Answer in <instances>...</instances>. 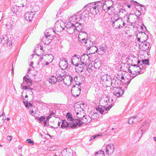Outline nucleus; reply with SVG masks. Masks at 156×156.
<instances>
[{
    "label": "nucleus",
    "mask_w": 156,
    "mask_h": 156,
    "mask_svg": "<svg viewBox=\"0 0 156 156\" xmlns=\"http://www.w3.org/2000/svg\"><path fill=\"white\" fill-rule=\"evenodd\" d=\"M77 117L79 119H73L72 122H70V125L69 127L71 129L76 128L77 126H81L82 124H85V121H82L81 120V117L79 115L77 116Z\"/></svg>",
    "instance_id": "nucleus-1"
},
{
    "label": "nucleus",
    "mask_w": 156,
    "mask_h": 156,
    "mask_svg": "<svg viewBox=\"0 0 156 156\" xmlns=\"http://www.w3.org/2000/svg\"><path fill=\"white\" fill-rule=\"evenodd\" d=\"M125 25V23L121 17L115 19V20L112 22L113 26L115 29L122 28Z\"/></svg>",
    "instance_id": "nucleus-2"
},
{
    "label": "nucleus",
    "mask_w": 156,
    "mask_h": 156,
    "mask_svg": "<svg viewBox=\"0 0 156 156\" xmlns=\"http://www.w3.org/2000/svg\"><path fill=\"white\" fill-rule=\"evenodd\" d=\"M1 43L2 44H6L7 45H9V47L10 48L11 46L10 45H12V40L11 37L9 39L8 37L6 35H5L1 37Z\"/></svg>",
    "instance_id": "nucleus-3"
},
{
    "label": "nucleus",
    "mask_w": 156,
    "mask_h": 156,
    "mask_svg": "<svg viewBox=\"0 0 156 156\" xmlns=\"http://www.w3.org/2000/svg\"><path fill=\"white\" fill-rule=\"evenodd\" d=\"M122 81L117 77L115 78L112 79V80L109 83L111 84V86L113 88H116L117 87H120L119 86L121 85Z\"/></svg>",
    "instance_id": "nucleus-4"
},
{
    "label": "nucleus",
    "mask_w": 156,
    "mask_h": 156,
    "mask_svg": "<svg viewBox=\"0 0 156 156\" xmlns=\"http://www.w3.org/2000/svg\"><path fill=\"white\" fill-rule=\"evenodd\" d=\"M81 61L82 62V63L85 65L86 66H87L86 63L87 62H89L91 61V59L90 57L89 56L88 54H83L80 57Z\"/></svg>",
    "instance_id": "nucleus-5"
},
{
    "label": "nucleus",
    "mask_w": 156,
    "mask_h": 156,
    "mask_svg": "<svg viewBox=\"0 0 156 156\" xmlns=\"http://www.w3.org/2000/svg\"><path fill=\"white\" fill-rule=\"evenodd\" d=\"M113 90L114 91L113 93V95L117 97H121L124 92L121 87L114 88Z\"/></svg>",
    "instance_id": "nucleus-6"
},
{
    "label": "nucleus",
    "mask_w": 156,
    "mask_h": 156,
    "mask_svg": "<svg viewBox=\"0 0 156 156\" xmlns=\"http://www.w3.org/2000/svg\"><path fill=\"white\" fill-rule=\"evenodd\" d=\"M81 87H76L75 85H74L73 87L71 92L73 95L76 97L78 96L80 94Z\"/></svg>",
    "instance_id": "nucleus-7"
},
{
    "label": "nucleus",
    "mask_w": 156,
    "mask_h": 156,
    "mask_svg": "<svg viewBox=\"0 0 156 156\" xmlns=\"http://www.w3.org/2000/svg\"><path fill=\"white\" fill-rule=\"evenodd\" d=\"M27 76H25L23 78V83L21 84V87H22L23 84H25L26 83V85H27L28 86H30L31 85L32 81L31 79V78L29 76L28 74Z\"/></svg>",
    "instance_id": "nucleus-8"
},
{
    "label": "nucleus",
    "mask_w": 156,
    "mask_h": 156,
    "mask_svg": "<svg viewBox=\"0 0 156 156\" xmlns=\"http://www.w3.org/2000/svg\"><path fill=\"white\" fill-rule=\"evenodd\" d=\"M66 27L67 32L69 34H72L75 31L76 27L73 26V24H71V22H69L68 24L64 27Z\"/></svg>",
    "instance_id": "nucleus-9"
},
{
    "label": "nucleus",
    "mask_w": 156,
    "mask_h": 156,
    "mask_svg": "<svg viewBox=\"0 0 156 156\" xmlns=\"http://www.w3.org/2000/svg\"><path fill=\"white\" fill-rule=\"evenodd\" d=\"M115 150V146L113 144H108L106 146V152L108 155L112 154Z\"/></svg>",
    "instance_id": "nucleus-10"
},
{
    "label": "nucleus",
    "mask_w": 156,
    "mask_h": 156,
    "mask_svg": "<svg viewBox=\"0 0 156 156\" xmlns=\"http://www.w3.org/2000/svg\"><path fill=\"white\" fill-rule=\"evenodd\" d=\"M83 65L82 63L79 64L78 63H76L75 65V66H76L75 69L76 72L79 73L83 72L84 67H86L85 65L83 66Z\"/></svg>",
    "instance_id": "nucleus-11"
},
{
    "label": "nucleus",
    "mask_w": 156,
    "mask_h": 156,
    "mask_svg": "<svg viewBox=\"0 0 156 156\" xmlns=\"http://www.w3.org/2000/svg\"><path fill=\"white\" fill-rule=\"evenodd\" d=\"M103 6L102 2L99 1L92 2V5L91 6L92 8L96 9L97 8L99 9H102Z\"/></svg>",
    "instance_id": "nucleus-12"
},
{
    "label": "nucleus",
    "mask_w": 156,
    "mask_h": 156,
    "mask_svg": "<svg viewBox=\"0 0 156 156\" xmlns=\"http://www.w3.org/2000/svg\"><path fill=\"white\" fill-rule=\"evenodd\" d=\"M96 114V113L95 114L94 113L93 115H92L91 116V118L90 117V116H87V117H85L84 115H83V117H82V116H81V120L82 121H85L86 122H85V124H87V123H89L90 122V121H88V120H87L88 119H96V118L94 117V116ZM97 117H96L97 118Z\"/></svg>",
    "instance_id": "nucleus-13"
},
{
    "label": "nucleus",
    "mask_w": 156,
    "mask_h": 156,
    "mask_svg": "<svg viewBox=\"0 0 156 156\" xmlns=\"http://www.w3.org/2000/svg\"><path fill=\"white\" fill-rule=\"evenodd\" d=\"M87 50L90 52L89 53H87V54L89 55L94 54L98 50V48L94 45L92 46L90 48H87Z\"/></svg>",
    "instance_id": "nucleus-14"
},
{
    "label": "nucleus",
    "mask_w": 156,
    "mask_h": 156,
    "mask_svg": "<svg viewBox=\"0 0 156 156\" xmlns=\"http://www.w3.org/2000/svg\"><path fill=\"white\" fill-rule=\"evenodd\" d=\"M78 13H76L74 16H71L69 19V20L71 22L74 21H73L71 19L72 18H75V20H76V21H80V20H82V19L83 20V18L82 17V16L80 15V14L79 16H78L77 15Z\"/></svg>",
    "instance_id": "nucleus-15"
},
{
    "label": "nucleus",
    "mask_w": 156,
    "mask_h": 156,
    "mask_svg": "<svg viewBox=\"0 0 156 156\" xmlns=\"http://www.w3.org/2000/svg\"><path fill=\"white\" fill-rule=\"evenodd\" d=\"M101 80L105 82H110L112 80V78L109 76L107 74H105L101 76Z\"/></svg>",
    "instance_id": "nucleus-16"
},
{
    "label": "nucleus",
    "mask_w": 156,
    "mask_h": 156,
    "mask_svg": "<svg viewBox=\"0 0 156 156\" xmlns=\"http://www.w3.org/2000/svg\"><path fill=\"white\" fill-rule=\"evenodd\" d=\"M33 13H30L29 12H27L24 15V18L30 22L33 17Z\"/></svg>",
    "instance_id": "nucleus-17"
},
{
    "label": "nucleus",
    "mask_w": 156,
    "mask_h": 156,
    "mask_svg": "<svg viewBox=\"0 0 156 156\" xmlns=\"http://www.w3.org/2000/svg\"><path fill=\"white\" fill-rule=\"evenodd\" d=\"M75 112L76 113L77 116L79 115H78L80 112H81V111H83V108L80 105H78L76 107H75Z\"/></svg>",
    "instance_id": "nucleus-18"
},
{
    "label": "nucleus",
    "mask_w": 156,
    "mask_h": 156,
    "mask_svg": "<svg viewBox=\"0 0 156 156\" xmlns=\"http://www.w3.org/2000/svg\"><path fill=\"white\" fill-rule=\"evenodd\" d=\"M94 43H93V41L91 42V40L90 38H87L86 41H85V45L87 47V48H90L92 46H93Z\"/></svg>",
    "instance_id": "nucleus-19"
},
{
    "label": "nucleus",
    "mask_w": 156,
    "mask_h": 156,
    "mask_svg": "<svg viewBox=\"0 0 156 156\" xmlns=\"http://www.w3.org/2000/svg\"><path fill=\"white\" fill-rule=\"evenodd\" d=\"M66 71L63 69H59L56 72V75L60 76L63 77L65 75Z\"/></svg>",
    "instance_id": "nucleus-20"
},
{
    "label": "nucleus",
    "mask_w": 156,
    "mask_h": 156,
    "mask_svg": "<svg viewBox=\"0 0 156 156\" xmlns=\"http://www.w3.org/2000/svg\"><path fill=\"white\" fill-rule=\"evenodd\" d=\"M69 125H70V122L68 123L65 120H62L61 125V128H66L69 126Z\"/></svg>",
    "instance_id": "nucleus-21"
},
{
    "label": "nucleus",
    "mask_w": 156,
    "mask_h": 156,
    "mask_svg": "<svg viewBox=\"0 0 156 156\" xmlns=\"http://www.w3.org/2000/svg\"><path fill=\"white\" fill-rule=\"evenodd\" d=\"M149 122V120H147V121H145L143 123L142 126H141L140 129L143 132H145L146 129V128L148 126L147 123Z\"/></svg>",
    "instance_id": "nucleus-22"
},
{
    "label": "nucleus",
    "mask_w": 156,
    "mask_h": 156,
    "mask_svg": "<svg viewBox=\"0 0 156 156\" xmlns=\"http://www.w3.org/2000/svg\"><path fill=\"white\" fill-rule=\"evenodd\" d=\"M131 2L132 3L134 4V5H136L137 6H140L141 7V10H142V11L145 10V9H146L145 8L144 6L142 7L143 6V5H142L140 4V3L137 2L136 1H134L133 0H131Z\"/></svg>",
    "instance_id": "nucleus-23"
},
{
    "label": "nucleus",
    "mask_w": 156,
    "mask_h": 156,
    "mask_svg": "<svg viewBox=\"0 0 156 156\" xmlns=\"http://www.w3.org/2000/svg\"><path fill=\"white\" fill-rule=\"evenodd\" d=\"M138 75V74H136V75H135L133 76L132 77V78H131V76L130 74H129L128 75V77L127 78V80H128L126 82H124L123 83H124V84L127 85H128L130 83L131 80L134 78L136 76Z\"/></svg>",
    "instance_id": "nucleus-24"
},
{
    "label": "nucleus",
    "mask_w": 156,
    "mask_h": 156,
    "mask_svg": "<svg viewBox=\"0 0 156 156\" xmlns=\"http://www.w3.org/2000/svg\"><path fill=\"white\" fill-rule=\"evenodd\" d=\"M146 40H144V41H142L141 42V43L144 44V45L143 46V48H144L146 50L149 49L150 50L151 48L150 47V48L149 49V47L150 46V44L149 43H147L146 42Z\"/></svg>",
    "instance_id": "nucleus-25"
},
{
    "label": "nucleus",
    "mask_w": 156,
    "mask_h": 156,
    "mask_svg": "<svg viewBox=\"0 0 156 156\" xmlns=\"http://www.w3.org/2000/svg\"><path fill=\"white\" fill-rule=\"evenodd\" d=\"M63 63V61H60L59 63V66L60 67L61 69L64 70L65 69H66V68L68 67V63H65L63 65L61 66V65Z\"/></svg>",
    "instance_id": "nucleus-26"
},
{
    "label": "nucleus",
    "mask_w": 156,
    "mask_h": 156,
    "mask_svg": "<svg viewBox=\"0 0 156 156\" xmlns=\"http://www.w3.org/2000/svg\"><path fill=\"white\" fill-rule=\"evenodd\" d=\"M135 116H133L132 117H131L129 118V119L128 123L130 124H132L133 123H136L137 122H138V121H134L133 120H135Z\"/></svg>",
    "instance_id": "nucleus-27"
},
{
    "label": "nucleus",
    "mask_w": 156,
    "mask_h": 156,
    "mask_svg": "<svg viewBox=\"0 0 156 156\" xmlns=\"http://www.w3.org/2000/svg\"><path fill=\"white\" fill-rule=\"evenodd\" d=\"M56 78L54 76H52L49 79V82L52 84H55L56 82Z\"/></svg>",
    "instance_id": "nucleus-28"
},
{
    "label": "nucleus",
    "mask_w": 156,
    "mask_h": 156,
    "mask_svg": "<svg viewBox=\"0 0 156 156\" xmlns=\"http://www.w3.org/2000/svg\"><path fill=\"white\" fill-rule=\"evenodd\" d=\"M105 154L104 151L100 150L96 152L95 156H104Z\"/></svg>",
    "instance_id": "nucleus-29"
},
{
    "label": "nucleus",
    "mask_w": 156,
    "mask_h": 156,
    "mask_svg": "<svg viewBox=\"0 0 156 156\" xmlns=\"http://www.w3.org/2000/svg\"><path fill=\"white\" fill-rule=\"evenodd\" d=\"M66 117L68 121H69L72 122L73 119L72 116V115L70 113H67L66 115Z\"/></svg>",
    "instance_id": "nucleus-30"
},
{
    "label": "nucleus",
    "mask_w": 156,
    "mask_h": 156,
    "mask_svg": "<svg viewBox=\"0 0 156 156\" xmlns=\"http://www.w3.org/2000/svg\"><path fill=\"white\" fill-rule=\"evenodd\" d=\"M102 107L103 106H101V107H100V106H99L98 107H96V110L98 111V112L101 114H103V113L104 112V108H102Z\"/></svg>",
    "instance_id": "nucleus-31"
},
{
    "label": "nucleus",
    "mask_w": 156,
    "mask_h": 156,
    "mask_svg": "<svg viewBox=\"0 0 156 156\" xmlns=\"http://www.w3.org/2000/svg\"><path fill=\"white\" fill-rule=\"evenodd\" d=\"M45 117L44 116H42L40 117H36L35 119L39 121V122L40 123L42 122L45 119Z\"/></svg>",
    "instance_id": "nucleus-32"
},
{
    "label": "nucleus",
    "mask_w": 156,
    "mask_h": 156,
    "mask_svg": "<svg viewBox=\"0 0 156 156\" xmlns=\"http://www.w3.org/2000/svg\"><path fill=\"white\" fill-rule=\"evenodd\" d=\"M27 102L26 103L24 101H23V102L25 106L27 108H29V107L30 108L32 107H33V105L30 103L28 102V101H27Z\"/></svg>",
    "instance_id": "nucleus-33"
},
{
    "label": "nucleus",
    "mask_w": 156,
    "mask_h": 156,
    "mask_svg": "<svg viewBox=\"0 0 156 156\" xmlns=\"http://www.w3.org/2000/svg\"><path fill=\"white\" fill-rule=\"evenodd\" d=\"M141 62L143 64L145 65H148L149 66V60L148 59H142L141 60Z\"/></svg>",
    "instance_id": "nucleus-34"
},
{
    "label": "nucleus",
    "mask_w": 156,
    "mask_h": 156,
    "mask_svg": "<svg viewBox=\"0 0 156 156\" xmlns=\"http://www.w3.org/2000/svg\"><path fill=\"white\" fill-rule=\"evenodd\" d=\"M143 131L141 130L140 129H138L137 131V134H136V135L139 138H140L142 135V133Z\"/></svg>",
    "instance_id": "nucleus-35"
},
{
    "label": "nucleus",
    "mask_w": 156,
    "mask_h": 156,
    "mask_svg": "<svg viewBox=\"0 0 156 156\" xmlns=\"http://www.w3.org/2000/svg\"><path fill=\"white\" fill-rule=\"evenodd\" d=\"M119 16L118 13H114V15L111 18V20H112V21L113 22V21H115L116 19L119 18Z\"/></svg>",
    "instance_id": "nucleus-36"
},
{
    "label": "nucleus",
    "mask_w": 156,
    "mask_h": 156,
    "mask_svg": "<svg viewBox=\"0 0 156 156\" xmlns=\"http://www.w3.org/2000/svg\"><path fill=\"white\" fill-rule=\"evenodd\" d=\"M131 66H133L134 67H136V68H139V71H138V70H137V72L138 73L137 74H138V75L139 74H141L142 73H141L140 70H141V67L140 66H137L136 64H134L133 65V63H132L131 65Z\"/></svg>",
    "instance_id": "nucleus-37"
},
{
    "label": "nucleus",
    "mask_w": 156,
    "mask_h": 156,
    "mask_svg": "<svg viewBox=\"0 0 156 156\" xmlns=\"http://www.w3.org/2000/svg\"><path fill=\"white\" fill-rule=\"evenodd\" d=\"M83 26V24L80 23H79V26H78L77 28L76 27L75 29L77 31L80 32V31H81V30L82 29Z\"/></svg>",
    "instance_id": "nucleus-38"
},
{
    "label": "nucleus",
    "mask_w": 156,
    "mask_h": 156,
    "mask_svg": "<svg viewBox=\"0 0 156 156\" xmlns=\"http://www.w3.org/2000/svg\"><path fill=\"white\" fill-rule=\"evenodd\" d=\"M88 9L87 8H85V6L83 7V8L82 9V10H80L78 12V13H81L82 12H87V13H89L88 12Z\"/></svg>",
    "instance_id": "nucleus-39"
},
{
    "label": "nucleus",
    "mask_w": 156,
    "mask_h": 156,
    "mask_svg": "<svg viewBox=\"0 0 156 156\" xmlns=\"http://www.w3.org/2000/svg\"><path fill=\"white\" fill-rule=\"evenodd\" d=\"M65 78L66 79H69V81L70 82V84H71V83L73 82V77L71 76V75H69L66 76L65 77Z\"/></svg>",
    "instance_id": "nucleus-40"
},
{
    "label": "nucleus",
    "mask_w": 156,
    "mask_h": 156,
    "mask_svg": "<svg viewBox=\"0 0 156 156\" xmlns=\"http://www.w3.org/2000/svg\"><path fill=\"white\" fill-rule=\"evenodd\" d=\"M88 13H87V12H83L82 13H81L80 14V15L81 16H82V17L83 18V20H85V19H86V18L88 17Z\"/></svg>",
    "instance_id": "nucleus-41"
},
{
    "label": "nucleus",
    "mask_w": 156,
    "mask_h": 156,
    "mask_svg": "<svg viewBox=\"0 0 156 156\" xmlns=\"http://www.w3.org/2000/svg\"><path fill=\"white\" fill-rule=\"evenodd\" d=\"M21 88L22 89H25V90H27V89H30L31 91V94H33V92L31 90H34L33 88H30L29 87V86H23Z\"/></svg>",
    "instance_id": "nucleus-42"
},
{
    "label": "nucleus",
    "mask_w": 156,
    "mask_h": 156,
    "mask_svg": "<svg viewBox=\"0 0 156 156\" xmlns=\"http://www.w3.org/2000/svg\"><path fill=\"white\" fill-rule=\"evenodd\" d=\"M58 76V77L56 78V82H60L61 81H62L63 80H64L65 79H66L65 78V77L64 78H63V77L60 76Z\"/></svg>",
    "instance_id": "nucleus-43"
},
{
    "label": "nucleus",
    "mask_w": 156,
    "mask_h": 156,
    "mask_svg": "<svg viewBox=\"0 0 156 156\" xmlns=\"http://www.w3.org/2000/svg\"><path fill=\"white\" fill-rule=\"evenodd\" d=\"M93 12H95V13L96 14H97L102 9H99L98 8H96V9L95 8H93Z\"/></svg>",
    "instance_id": "nucleus-44"
},
{
    "label": "nucleus",
    "mask_w": 156,
    "mask_h": 156,
    "mask_svg": "<svg viewBox=\"0 0 156 156\" xmlns=\"http://www.w3.org/2000/svg\"><path fill=\"white\" fill-rule=\"evenodd\" d=\"M92 5V3H89L87 4H86L84 6L85 8H87L89 9H91L89 7H92L91 6Z\"/></svg>",
    "instance_id": "nucleus-45"
},
{
    "label": "nucleus",
    "mask_w": 156,
    "mask_h": 156,
    "mask_svg": "<svg viewBox=\"0 0 156 156\" xmlns=\"http://www.w3.org/2000/svg\"><path fill=\"white\" fill-rule=\"evenodd\" d=\"M5 120V119L4 118V116L3 115H0V124H1L2 123H3Z\"/></svg>",
    "instance_id": "nucleus-46"
},
{
    "label": "nucleus",
    "mask_w": 156,
    "mask_h": 156,
    "mask_svg": "<svg viewBox=\"0 0 156 156\" xmlns=\"http://www.w3.org/2000/svg\"><path fill=\"white\" fill-rule=\"evenodd\" d=\"M118 12H117V13H118L119 16L121 15L122 13H123V11L126 12L125 10H123V9H118Z\"/></svg>",
    "instance_id": "nucleus-47"
},
{
    "label": "nucleus",
    "mask_w": 156,
    "mask_h": 156,
    "mask_svg": "<svg viewBox=\"0 0 156 156\" xmlns=\"http://www.w3.org/2000/svg\"><path fill=\"white\" fill-rule=\"evenodd\" d=\"M27 143L30 144L31 145H33L34 144L33 141L32 140L30 139H27L26 140Z\"/></svg>",
    "instance_id": "nucleus-48"
},
{
    "label": "nucleus",
    "mask_w": 156,
    "mask_h": 156,
    "mask_svg": "<svg viewBox=\"0 0 156 156\" xmlns=\"http://www.w3.org/2000/svg\"><path fill=\"white\" fill-rule=\"evenodd\" d=\"M141 15V12L140 11L137 10L136 12L135 15L136 16H140Z\"/></svg>",
    "instance_id": "nucleus-49"
},
{
    "label": "nucleus",
    "mask_w": 156,
    "mask_h": 156,
    "mask_svg": "<svg viewBox=\"0 0 156 156\" xmlns=\"http://www.w3.org/2000/svg\"><path fill=\"white\" fill-rule=\"evenodd\" d=\"M65 156H73V155L71 152H69V151H66Z\"/></svg>",
    "instance_id": "nucleus-50"
},
{
    "label": "nucleus",
    "mask_w": 156,
    "mask_h": 156,
    "mask_svg": "<svg viewBox=\"0 0 156 156\" xmlns=\"http://www.w3.org/2000/svg\"><path fill=\"white\" fill-rule=\"evenodd\" d=\"M54 36V35H53V36H52L51 34H49V35L48 34V35H45L44 37H45V38H46V39H48V37H49V38H51V39L53 38V37Z\"/></svg>",
    "instance_id": "nucleus-51"
},
{
    "label": "nucleus",
    "mask_w": 156,
    "mask_h": 156,
    "mask_svg": "<svg viewBox=\"0 0 156 156\" xmlns=\"http://www.w3.org/2000/svg\"><path fill=\"white\" fill-rule=\"evenodd\" d=\"M12 11L14 13H16L17 11V7H14L13 8L12 10Z\"/></svg>",
    "instance_id": "nucleus-52"
},
{
    "label": "nucleus",
    "mask_w": 156,
    "mask_h": 156,
    "mask_svg": "<svg viewBox=\"0 0 156 156\" xmlns=\"http://www.w3.org/2000/svg\"><path fill=\"white\" fill-rule=\"evenodd\" d=\"M100 49L101 50V51H102V53H98V54L99 55H103V54H104V53L105 52V48L103 47H102L101 48H100Z\"/></svg>",
    "instance_id": "nucleus-53"
},
{
    "label": "nucleus",
    "mask_w": 156,
    "mask_h": 156,
    "mask_svg": "<svg viewBox=\"0 0 156 156\" xmlns=\"http://www.w3.org/2000/svg\"><path fill=\"white\" fill-rule=\"evenodd\" d=\"M22 1H23L24 2L23 3H21L22 5V7H24V6L26 5L27 3V0H21Z\"/></svg>",
    "instance_id": "nucleus-54"
},
{
    "label": "nucleus",
    "mask_w": 156,
    "mask_h": 156,
    "mask_svg": "<svg viewBox=\"0 0 156 156\" xmlns=\"http://www.w3.org/2000/svg\"><path fill=\"white\" fill-rule=\"evenodd\" d=\"M80 57V56L79 57H78L76 55H74L72 57L71 59L72 60H73L75 59V58H76L79 60V58Z\"/></svg>",
    "instance_id": "nucleus-55"
},
{
    "label": "nucleus",
    "mask_w": 156,
    "mask_h": 156,
    "mask_svg": "<svg viewBox=\"0 0 156 156\" xmlns=\"http://www.w3.org/2000/svg\"><path fill=\"white\" fill-rule=\"evenodd\" d=\"M101 63V62H98V61L97 62H94V67L96 68H98L100 66V65L99 66H98H98H96V65H97V64L98 63Z\"/></svg>",
    "instance_id": "nucleus-56"
},
{
    "label": "nucleus",
    "mask_w": 156,
    "mask_h": 156,
    "mask_svg": "<svg viewBox=\"0 0 156 156\" xmlns=\"http://www.w3.org/2000/svg\"><path fill=\"white\" fill-rule=\"evenodd\" d=\"M6 138L8 140V141L10 142L12 139V137L10 136H7Z\"/></svg>",
    "instance_id": "nucleus-57"
},
{
    "label": "nucleus",
    "mask_w": 156,
    "mask_h": 156,
    "mask_svg": "<svg viewBox=\"0 0 156 156\" xmlns=\"http://www.w3.org/2000/svg\"><path fill=\"white\" fill-rule=\"evenodd\" d=\"M86 41V40H85V38H83L81 40H80L79 41V42H80L82 44H83V43H84L85 44V41Z\"/></svg>",
    "instance_id": "nucleus-58"
},
{
    "label": "nucleus",
    "mask_w": 156,
    "mask_h": 156,
    "mask_svg": "<svg viewBox=\"0 0 156 156\" xmlns=\"http://www.w3.org/2000/svg\"><path fill=\"white\" fill-rule=\"evenodd\" d=\"M102 108H104V109L106 111H108L110 110V108H109V107L108 106L107 107H105V106H103L102 107Z\"/></svg>",
    "instance_id": "nucleus-59"
},
{
    "label": "nucleus",
    "mask_w": 156,
    "mask_h": 156,
    "mask_svg": "<svg viewBox=\"0 0 156 156\" xmlns=\"http://www.w3.org/2000/svg\"><path fill=\"white\" fill-rule=\"evenodd\" d=\"M131 15H132L131 14H130L129 16H127V19H126V21L128 23H129L130 22L129 19V16H130Z\"/></svg>",
    "instance_id": "nucleus-60"
},
{
    "label": "nucleus",
    "mask_w": 156,
    "mask_h": 156,
    "mask_svg": "<svg viewBox=\"0 0 156 156\" xmlns=\"http://www.w3.org/2000/svg\"><path fill=\"white\" fill-rule=\"evenodd\" d=\"M79 23L77 22L75 24H74L73 23H71V24H73V26H74L75 27L77 28L78 26H79V24H78Z\"/></svg>",
    "instance_id": "nucleus-61"
},
{
    "label": "nucleus",
    "mask_w": 156,
    "mask_h": 156,
    "mask_svg": "<svg viewBox=\"0 0 156 156\" xmlns=\"http://www.w3.org/2000/svg\"><path fill=\"white\" fill-rule=\"evenodd\" d=\"M97 137L96 135H94L93 136L90 138V141H91L94 139H95V138Z\"/></svg>",
    "instance_id": "nucleus-62"
},
{
    "label": "nucleus",
    "mask_w": 156,
    "mask_h": 156,
    "mask_svg": "<svg viewBox=\"0 0 156 156\" xmlns=\"http://www.w3.org/2000/svg\"><path fill=\"white\" fill-rule=\"evenodd\" d=\"M107 99H108L107 100H106V101H105V102H106L107 103V102L108 101V102H109V100H110V97L108 95H107V96H106V97Z\"/></svg>",
    "instance_id": "nucleus-63"
},
{
    "label": "nucleus",
    "mask_w": 156,
    "mask_h": 156,
    "mask_svg": "<svg viewBox=\"0 0 156 156\" xmlns=\"http://www.w3.org/2000/svg\"><path fill=\"white\" fill-rule=\"evenodd\" d=\"M140 66H142V67H141V69H146V67L145 66H142V64H140Z\"/></svg>",
    "instance_id": "nucleus-64"
}]
</instances>
